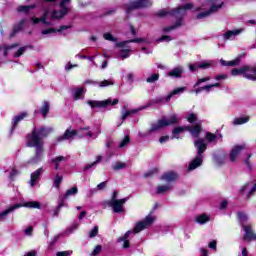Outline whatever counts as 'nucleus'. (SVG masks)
I'll use <instances>...</instances> for the list:
<instances>
[{
  "label": "nucleus",
  "instance_id": "nucleus-12",
  "mask_svg": "<svg viewBox=\"0 0 256 256\" xmlns=\"http://www.w3.org/2000/svg\"><path fill=\"white\" fill-rule=\"evenodd\" d=\"M153 5L150 0H137L134 2H130L127 6V13L133 11V9H143V7H151Z\"/></svg>",
  "mask_w": 256,
  "mask_h": 256
},
{
  "label": "nucleus",
  "instance_id": "nucleus-49",
  "mask_svg": "<svg viewBox=\"0 0 256 256\" xmlns=\"http://www.w3.org/2000/svg\"><path fill=\"white\" fill-rule=\"evenodd\" d=\"M130 51L131 50H125V49H122V50H120V52H119V57H121V59H127V58H129L130 57Z\"/></svg>",
  "mask_w": 256,
  "mask_h": 256
},
{
  "label": "nucleus",
  "instance_id": "nucleus-33",
  "mask_svg": "<svg viewBox=\"0 0 256 256\" xmlns=\"http://www.w3.org/2000/svg\"><path fill=\"white\" fill-rule=\"evenodd\" d=\"M184 131H187V126H178L175 127L172 131V137L171 139H179L180 133H184Z\"/></svg>",
  "mask_w": 256,
  "mask_h": 256
},
{
  "label": "nucleus",
  "instance_id": "nucleus-18",
  "mask_svg": "<svg viewBox=\"0 0 256 256\" xmlns=\"http://www.w3.org/2000/svg\"><path fill=\"white\" fill-rule=\"evenodd\" d=\"M44 171L45 170L43 169V167H40L36 171L30 174V181H29L30 187H35V185L39 183V181L41 180V175H43Z\"/></svg>",
  "mask_w": 256,
  "mask_h": 256
},
{
  "label": "nucleus",
  "instance_id": "nucleus-34",
  "mask_svg": "<svg viewBox=\"0 0 256 256\" xmlns=\"http://www.w3.org/2000/svg\"><path fill=\"white\" fill-rule=\"evenodd\" d=\"M173 189V185L167 184V185H160L156 188V193L158 195H163V193H167V191H171Z\"/></svg>",
  "mask_w": 256,
  "mask_h": 256
},
{
  "label": "nucleus",
  "instance_id": "nucleus-47",
  "mask_svg": "<svg viewBox=\"0 0 256 256\" xmlns=\"http://www.w3.org/2000/svg\"><path fill=\"white\" fill-rule=\"evenodd\" d=\"M131 142V138L129 136H125L124 139L121 140L119 143V148L123 149V147H126Z\"/></svg>",
  "mask_w": 256,
  "mask_h": 256
},
{
  "label": "nucleus",
  "instance_id": "nucleus-39",
  "mask_svg": "<svg viewBox=\"0 0 256 256\" xmlns=\"http://www.w3.org/2000/svg\"><path fill=\"white\" fill-rule=\"evenodd\" d=\"M79 193V189L74 186L66 191L64 194V199H69V197H72L73 195H77Z\"/></svg>",
  "mask_w": 256,
  "mask_h": 256
},
{
  "label": "nucleus",
  "instance_id": "nucleus-14",
  "mask_svg": "<svg viewBox=\"0 0 256 256\" xmlns=\"http://www.w3.org/2000/svg\"><path fill=\"white\" fill-rule=\"evenodd\" d=\"M185 87H180L174 89L167 97H158L155 100H152L148 105H151L152 103H164V101H171V97H174V95H179L181 93H184Z\"/></svg>",
  "mask_w": 256,
  "mask_h": 256
},
{
  "label": "nucleus",
  "instance_id": "nucleus-62",
  "mask_svg": "<svg viewBox=\"0 0 256 256\" xmlns=\"http://www.w3.org/2000/svg\"><path fill=\"white\" fill-rule=\"evenodd\" d=\"M25 235L31 237L33 235V226H30L24 230Z\"/></svg>",
  "mask_w": 256,
  "mask_h": 256
},
{
  "label": "nucleus",
  "instance_id": "nucleus-50",
  "mask_svg": "<svg viewBox=\"0 0 256 256\" xmlns=\"http://www.w3.org/2000/svg\"><path fill=\"white\" fill-rule=\"evenodd\" d=\"M213 13L211 12V10H207L205 12H201L199 14H197L196 18L197 19H205L207 17H209V15H212Z\"/></svg>",
  "mask_w": 256,
  "mask_h": 256
},
{
  "label": "nucleus",
  "instance_id": "nucleus-3",
  "mask_svg": "<svg viewBox=\"0 0 256 256\" xmlns=\"http://www.w3.org/2000/svg\"><path fill=\"white\" fill-rule=\"evenodd\" d=\"M153 223H155V216H146L144 220L136 223L134 230H128L123 236L119 237L117 239L118 243H123V249H129V247H131V243L129 242L131 235H133V233H141L144 229L151 227Z\"/></svg>",
  "mask_w": 256,
  "mask_h": 256
},
{
  "label": "nucleus",
  "instance_id": "nucleus-8",
  "mask_svg": "<svg viewBox=\"0 0 256 256\" xmlns=\"http://www.w3.org/2000/svg\"><path fill=\"white\" fill-rule=\"evenodd\" d=\"M255 193H256L255 182H248L244 184L239 190V195H242V197H245V199H250L251 195H255Z\"/></svg>",
  "mask_w": 256,
  "mask_h": 256
},
{
  "label": "nucleus",
  "instance_id": "nucleus-20",
  "mask_svg": "<svg viewBox=\"0 0 256 256\" xmlns=\"http://www.w3.org/2000/svg\"><path fill=\"white\" fill-rule=\"evenodd\" d=\"M245 57H247V54L242 53L240 54L236 59L232 60V61H225L223 59L220 60L221 65H223L224 67H235L236 65H239V63H241V59H245Z\"/></svg>",
  "mask_w": 256,
  "mask_h": 256
},
{
  "label": "nucleus",
  "instance_id": "nucleus-32",
  "mask_svg": "<svg viewBox=\"0 0 256 256\" xmlns=\"http://www.w3.org/2000/svg\"><path fill=\"white\" fill-rule=\"evenodd\" d=\"M223 135L221 134H213L211 132H207L205 135V139L208 140V143H217V139H222Z\"/></svg>",
  "mask_w": 256,
  "mask_h": 256
},
{
  "label": "nucleus",
  "instance_id": "nucleus-45",
  "mask_svg": "<svg viewBox=\"0 0 256 256\" xmlns=\"http://www.w3.org/2000/svg\"><path fill=\"white\" fill-rule=\"evenodd\" d=\"M43 117H47V113H49V102L45 101L40 109Z\"/></svg>",
  "mask_w": 256,
  "mask_h": 256
},
{
  "label": "nucleus",
  "instance_id": "nucleus-38",
  "mask_svg": "<svg viewBox=\"0 0 256 256\" xmlns=\"http://www.w3.org/2000/svg\"><path fill=\"white\" fill-rule=\"evenodd\" d=\"M61 183H63V175L56 174L53 180V187H55V189H59V187H61Z\"/></svg>",
  "mask_w": 256,
  "mask_h": 256
},
{
  "label": "nucleus",
  "instance_id": "nucleus-31",
  "mask_svg": "<svg viewBox=\"0 0 256 256\" xmlns=\"http://www.w3.org/2000/svg\"><path fill=\"white\" fill-rule=\"evenodd\" d=\"M179 176L175 172H167L161 176L162 181H167L171 183V181H177Z\"/></svg>",
  "mask_w": 256,
  "mask_h": 256
},
{
  "label": "nucleus",
  "instance_id": "nucleus-19",
  "mask_svg": "<svg viewBox=\"0 0 256 256\" xmlns=\"http://www.w3.org/2000/svg\"><path fill=\"white\" fill-rule=\"evenodd\" d=\"M243 31H245V29H243V28H239V29H235V30H228L223 34V39H224V41H233V39H235V37H237V35H241V33H243Z\"/></svg>",
  "mask_w": 256,
  "mask_h": 256
},
{
  "label": "nucleus",
  "instance_id": "nucleus-5",
  "mask_svg": "<svg viewBox=\"0 0 256 256\" xmlns=\"http://www.w3.org/2000/svg\"><path fill=\"white\" fill-rule=\"evenodd\" d=\"M194 147L197 151L196 157L189 163L188 171H195L197 167H201L203 165V152L207 151V144L205 143V139L198 138L194 141Z\"/></svg>",
  "mask_w": 256,
  "mask_h": 256
},
{
  "label": "nucleus",
  "instance_id": "nucleus-22",
  "mask_svg": "<svg viewBox=\"0 0 256 256\" xmlns=\"http://www.w3.org/2000/svg\"><path fill=\"white\" fill-rule=\"evenodd\" d=\"M71 93L74 101H79V99H83V95L87 93V89L84 87H74L71 88Z\"/></svg>",
  "mask_w": 256,
  "mask_h": 256
},
{
  "label": "nucleus",
  "instance_id": "nucleus-59",
  "mask_svg": "<svg viewBox=\"0 0 256 256\" xmlns=\"http://www.w3.org/2000/svg\"><path fill=\"white\" fill-rule=\"evenodd\" d=\"M17 175H19V171H17L15 168H12L9 174V179H15Z\"/></svg>",
  "mask_w": 256,
  "mask_h": 256
},
{
  "label": "nucleus",
  "instance_id": "nucleus-21",
  "mask_svg": "<svg viewBox=\"0 0 256 256\" xmlns=\"http://www.w3.org/2000/svg\"><path fill=\"white\" fill-rule=\"evenodd\" d=\"M244 77L249 81H256V66H244Z\"/></svg>",
  "mask_w": 256,
  "mask_h": 256
},
{
  "label": "nucleus",
  "instance_id": "nucleus-57",
  "mask_svg": "<svg viewBox=\"0 0 256 256\" xmlns=\"http://www.w3.org/2000/svg\"><path fill=\"white\" fill-rule=\"evenodd\" d=\"M158 43H161L163 41H166V43H169V41H173V38L171 36H161L157 39Z\"/></svg>",
  "mask_w": 256,
  "mask_h": 256
},
{
  "label": "nucleus",
  "instance_id": "nucleus-23",
  "mask_svg": "<svg viewBox=\"0 0 256 256\" xmlns=\"http://www.w3.org/2000/svg\"><path fill=\"white\" fill-rule=\"evenodd\" d=\"M243 230H244V241H253V239L256 241V234L253 233V230L251 229V226L242 224Z\"/></svg>",
  "mask_w": 256,
  "mask_h": 256
},
{
  "label": "nucleus",
  "instance_id": "nucleus-55",
  "mask_svg": "<svg viewBox=\"0 0 256 256\" xmlns=\"http://www.w3.org/2000/svg\"><path fill=\"white\" fill-rule=\"evenodd\" d=\"M25 51H27V46L21 47L19 50H17L14 53V57H21V55H23V53H25Z\"/></svg>",
  "mask_w": 256,
  "mask_h": 256
},
{
  "label": "nucleus",
  "instance_id": "nucleus-28",
  "mask_svg": "<svg viewBox=\"0 0 256 256\" xmlns=\"http://www.w3.org/2000/svg\"><path fill=\"white\" fill-rule=\"evenodd\" d=\"M67 29H71V26H61L58 30L55 28H47L41 31L42 35H53V33H55L56 31L58 33H63V31L67 30Z\"/></svg>",
  "mask_w": 256,
  "mask_h": 256
},
{
  "label": "nucleus",
  "instance_id": "nucleus-46",
  "mask_svg": "<svg viewBox=\"0 0 256 256\" xmlns=\"http://www.w3.org/2000/svg\"><path fill=\"white\" fill-rule=\"evenodd\" d=\"M213 65L211 61L198 62V69H209Z\"/></svg>",
  "mask_w": 256,
  "mask_h": 256
},
{
  "label": "nucleus",
  "instance_id": "nucleus-44",
  "mask_svg": "<svg viewBox=\"0 0 256 256\" xmlns=\"http://www.w3.org/2000/svg\"><path fill=\"white\" fill-rule=\"evenodd\" d=\"M186 119L188 123H199V121L197 120V114L195 113H188Z\"/></svg>",
  "mask_w": 256,
  "mask_h": 256
},
{
  "label": "nucleus",
  "instance_id": "nucleus-2",
  "mask_svg": "<svg viewBox=\"0 0 256 256\" xmlns=\"http://www.w3.org/2000/svg\"><path fill=\"white\" fill-rule=\"evenodd\" d=\"M193 9V4L187 3L183 6H178L177 8L172 9L170 12L163 9L156 12V17H167V15H171L175 17L176 22L171 26H166L162 29L164 33H170V31H175V29H179L183 25V17L187 15V11Z\"/></svg>",
  "mask_w": 256,
  "mask_h": 256
},
{
  "label": "nucleus",
  "instance_id": "nucleus-27",
  "mask_svg": "<svg viewBox=\"0 0 256 256\" xmlns=\"http://www.w3.org/2000/svg\"><path fill=\"white\" fill-rule=\"evenodd\" d=\"M25 23H27L26 19H22L20 22L14 25L12 32L10 33L9 37L13 38L17 33L23 31V27H25Z\"/></svg>",
  "mask_w": 256,
  "mask_h": 256
},
{
  "label": "nucleus",
  "instance_id": "nucleus-52",
  "mask_svg": "<svg viewBox=\"0 0 256 256\" xmlns=\"http://www.w3.org/2000/svg\"><path fill=\"white\" fill-rule=\"evenodd\" d=\"M147 83H155V81H159V74H152L150 77L146 79Z\"/></svg>",
  "mask_w": 256,
  "mask_h": 256
},
{
  "label": "nucleus",
  "instance_id": "nucleus-61",
  "mask_svg": "<svg viewBox=\"0 0 256 256\" xmlns=\"http://www.w3.org/2000/svg\"><path fill=\"white\" fill-rule=\"evenodd\" d=\"M105 187H107V181H104V182H101L100 184H98L96 189L98 191H103V189H105Z\"/></svg>",
  "mask_w": 256,
  "mask_h": 256
},
{
  "label": "nucleus",
  "instance_id": "nucleus-64",
  "mask_svg": "<svg viewBox=\"0 0 256 256\" xmlns=\"http://www.w3.org/2000/svg\"><path fill=\"white\" fill-rule=\"evenodd\" d=\"M199 256H209V250L205 248H200V255Z\"/></svg>",
  "mask_w": 256,
  "mask_h": 256
},
{
  "label": "nucleus",
  "instance_id": "nucleus-6",
  "mask_svg": "<svg viewBox=\"0 0 256 256\" xmlns=\"http://www.w3.org/2000/svg\"><path fill=\"white\" fill-rule=\"evenodd\" d=\"M52 131V127L42 126L39 128H34L32 133L28 136V143H30L32 146H43V139H45V137H49Z\"/></svg>",
  "mask_w": 256,
  "mask_h": 256
},
{
  "label": "nucleus",
  "instance_id": "nucleus-54",
  "mask_svg": "<svg viewBox=\"0 0 256 256\" xmlns=\"http://www.w3.org/2000/svg\"><path fill=\"white\" fill-rule=\"evenodd\" d=\"M103 37L106 39V41H112L113 43L117 41V38L113 37L111 33H105Z\"/></svg>",
  "mask_w": 256,
  "mask_h": 256
},
{
  "label": "nucleus",
  "instance_id": "nucleus-56",
  "mask_svg": "<svg viewBox=\"0 0 256 256\" xmlns=\"http://www.w3.org/2000/svg\"><path fill=\"white\" fill-rule=\"evenodd\" d=\"M102 249H103V247H102L101 245H97V246L94 248L93 252L91 253V256H97V255H99V253H101Z\"/></svg>",
  "mask_w": 256,
  "mask_h": 256
},
{
  "label": "nucleus",
  "instance_id": "nucleus-63",
  "mask_svg": "<svg viewBox=\"0 0 256 256\" xmlns=\"http://www.w3.org/2000/svg\"><path fill=\"white\" fill-rule=\"evenodd\" d=\"M71 253H73V251H62L58 252L56 256H71Z\"/></svg>",
  "mask_w": 256,
  "mask_h": 256
},
{
  "label": "nucleus",
  "instance_id": "nucleus-40",
  "mask_svg": "<svg viewBox=\"0 0 256 256\" xmlns=\"http://www.w3.org/2000/svg\"><path fill=\"white\" fill-rule=\"evenodd\" d=\"M249 117L248 116H243L239 118H235L233 120V125H245V123H248Z\"/></svg>",
  "mask_w": 256,
  "mask_h": 256
},
{
  "label": "nucleus",
  "instance_id": "nucleus-4",
  "mask_svg": "<svg viewBox=\"0 0 256 256\" xmlns=\"http://www.w3.org/2000/svg\"><path fill=\"white\" fill-rule=\"evenodd\" d=\"M181 121V118L177 114H172L168 118L163 117L160 120H158L156 123L152 124L151 128L147 130L146 132H139L138 137H141L142 139H145V137H149L151 133H155L157 131H161L163 127H169L171 125H177Z\"/></svg>",
  "mask_w": 256,
  "mask_h": 256
},
{
  "label": "nucleus",
  "instance_id": "nucleus-58",
  "mask_svg": "<svg viewBox=\"0 0 256 256\" xmlns=\"http://www.w3.org/2000/svg\"><path fill=\"white\" fill-rule=\"evenodd\" d=\"M238 219L241 221V223H245V221H247V214L238 212Z\"/></svg>",
  "mask_w": 256,
  "mask_h": 256
},
{
  "label": "nucleus",
  "instance_id": "nucleus-30",
  "mask_svg": "<svg viewBox=\"0 0 256 256\" xmlns=\"http://www.w3.org/2000/svg\"><path fill=\"white\" fill-rule=\"evenodd\" d=\"M25 117H27V112H22L19 115H16L12 119V131L15 130L17 125H19V123H21V121H23V119H25Z\"/></svg>",
  "mask_w": 256,
  "mask_h": 256
},
{
  "label": "nucleus",
  "instance_id": "nucleus-60",
  "mask_svg": "<svg viewBox=\"0 0 256 256\" xmlns=\"http://www.w3.org/2000/svg\"><path fill=\"white\" fill-rule=\"evenodd\" d=\"M199 69V63L189 64V70L193 73Z\"/></svg>",
  "mask_w": 256,
  "mask_h": 256
},
{
  "label": "nucleus",
  "instance_id": "nucleus-51",
  "mask_svg": "<svg viewBox=\"0 0 256 256\" xmlns=\"http://www.w3.org/2000/svg\"><path fill=\"white\" fill-rule=\"evenodd\" d=\"M207 81H211V77L199 78L198 81L194 84V88L199 87L201 83H207Z\"/></svg>",
  "mask_w": 256,
  "mask_h": 256
},
{
  "label": "nucleus",
  "instance_id": "nucleus-48",
  "mask_svg": "<svg viewBox=\"0 0 256 256\" xmlns=\"http://www.w3.org/2000/svg\"><path fill=\"white\" fill-rule=\"evenodd\" d=\"M15 47H19V44L4 46V57H7V55H9V51H11V49H15Z\"/></svg>",
  "mask_w": 256,
  "mask_h": 256
},
{
  "label": "nucleus",
  "instance_id": "nucleus-43",
  "mask_svg": "<svg viewBox=\"0 0 256 256\" xmlns=\"http://www.w3.org/2000/svg\"><path fill=\"white\" fill-rule=\"evenodd\" d=\"M114 171H121V169H127V163L125 162H116L115 165L112 166Z\"/></svg>",
  "mask_w": 256,
  "mask_h": 256
},
{
  "label": "nucleus",
  "instance_id": "nucleus-17",
  "mask_svg": "<svg viewBox=\"0 0 256 256\" xmlns=\"http://www.w3.org/2000/svg\"><path fill=\"white\" fill-rule=\"evenodd\" d=\"M183 73H185V68L183 66L178 65L172 68L167 74L166 77H171V79H182Z\"/></svg>",
  "mask_w": 256,
  "mask_h": 256
},
{
  "label": "nucleus",
  "instance_id": "nucleus-9",
  "mask_svg": "<svg viewBox=\"0 0 256 256\" xmlns=\"http://www.w3.org/2000/svg\"><path fill=\"white\" fill-rule=\"evenodd\" d=\"M128 201L129 197H125L119 200L107 201L106 205H108V207H112L114 213H123V211H125L123 205H125V203Z\"/></svg>",
  "mask_w": 256,
  "mask_h": 256
},
{
  "label": "nucleus",
  "instance_id": "nucleus-11",
  "mask_svg": "<svg viewBox=\"0 0 256 256\" xmlns=\"http://www.w3.org/2000/svg\"><path fill=\"white\" fill-rule=\"evenodd\" d=\"M119 103L118 99H114L113 101L111 98L103 101H95V100H88L87 105H90L92 109H95V107L101 108V107H107V105H117Z\"/></svg>",
  "mask_w": 256,
  "mask_h": 256
},
{
  "label": "nucleus",
  "instance_id": "nucleus-13",
  "mask_svg": "<svg viewBox=\"0 0 256 256\" xmlns=\"http://www.w3.org/2000/svg\"><path fill=\"white\" fill-rule=\"evenodd\" d=\"M147 107H151V104L140 106V107H138L136 109H132V110H127V106H124L122 108V115H121L122 121H125V119H127V117H131V115H137V113H139V111H145V109H147Z\"/></svg>",
  "mask_w": 256,
  "mask_h": 256
},
{
  "label": "nucleus",
  "instance_id": "nucleus-26",
  "mask_svg": "<svg viewBox=\"0 0 256 256\" xmlns=\"http://www.w3.org/2000/svg\"><path fill=\"white\" fill-rule=\"evenodd\" d=\"M85 85H99V87H109L111 85H115V82L113 80H103L101 82H95L93 80H86L84 82Z\"/></svg>",
  "mask_w": 256,
  "mask_h": 256
},
{
  "label": "nucleus",
  "instance_id": "nucleus-42",
  "mask_svg": "<svg viewBox=\"0 0 256 256\" xmlns=\"http://www.w3.org/2000/svg\"><path fill=\"white\" fill-rule=\"evenodd\" d=\"M231 74L235 77L237 75H243V77H245V66L241 67V68H234L231 71Z\"/></svg>",
  "mask_w": 256,
  "mask_h": 256
},
{
  "label": "nucleus",
  "instance_id": "nucleus-53",
  "mask_svg": "<svg viewBox=\"0 0 256 256\" xmlns=\"http://www.w3.org/2000/svg\"><path fill=\"white\" fill-rule=\"evenodd\" d=\"M99 234V226H94V228L89 232L90 239H93V237H97Z\"/></svg>",
  "mask_w": 256,
  "mask_h": 256
},
{
  "label": "nucleus",
  "instance_id": "nucleus-35",
  "mask_svg": "<svg viewBox=\"0 0 256 256\" xmlns=\"http://www.w3.org/2000/svg\"><path fill=\"white\" fill-rule=\"evenodd\" d=\"M143 41H145V39L136 38V39H131V40L123 41V42H118V43H116V46L125 47V45H127V43H143Z\"/></svg>",
  "mask_w": 256,
  "mask_h": 256
},
{
  "label": "nucleus",
  "instance_id": "nucleus-37",
  "mask_svg": "<svg viewBox=\"0 0 256 256\" xmlns=\"http://www.w3.org/2000/svg\"><path fill=\"white\" fill-rule=\"evenodd\" d=\"M209 220L207 214H201L195 218L196 223H199V225H205V223H209Z\"/></svg>",
  "mask_w": 256,
  "mask_h": 256
},
{
  "label": "nucleus",
  "instance_id": "nucleus-36",
  "mask_svg": "<svg viewBox=\"0 0 256 256\" xmlns=\"http://www.w3.org/2000/svg\"><path fill=\"white\" fill-rule=\"evenodd\" d=\"M62 161H67V157L65 156H58L56 158H53L51 160V163L55 165L56 171H59V165L62 163Z\"/></svg>",
  "mask_w": 256,
  "mask_h": 256
},
{
  "label": "nucleus",
  "instance_id": "nucleus-16",
  "mask_svg": "<svg viewBox=\"0 0 256 256\" xmlns=\"http://www.w3.org/2000/svg\"><path fill=\"white\" fill-rule=\"evenodd\" d=\"M245 149H247L246 144L234 146L229 153L231 163H235V161H237V157H239V155H241V152L245 151Z\"/></svg>",
  "mask_w": 256,
  "mask_h": 256
},
{
  "label": "nucleus",
  "instance_id": "nucleus-10",
  "mask_svg": "<svg viewBox=\"0 0 256 256\" xmlns=\"http://www.w3.org/2000/svg\"><path fill=\"white\" fill-rule=\"evenodd\" d=\"M28 147H35V155L28 160V163L31 165H37V163H41L43 159V145L33 146L31 143L27 142Z\"/></svg>",
  "mask_w": 256,
  "mask_h": 256
},
{
  "label": "nucleus",
  "instance_id": "nucleus-41",
  "mask_svg": "<svg viewBox=\"0 0 256 256\" xmlns=\"http://www.w3.org/2000/svg\"><path fill=\"white\" fill-rule=\"evenodd\" d=\"M31 9H35V5L19 6L17 8L18 13H29Z\"/></svg>",
  "mask_w": 256,
  "mask_h": 256
},
{
  "label": "nucleus",
  "instance_id": "nucleus-24",
  "mask_svg": "<svg viewBox=\"0 0 256 256\" xmlns=\"http://www.w3.org/2000/svg\"><path fill=\"white\" fill-rule=\"evenodd\" d=\"M75 137H77V131L67 129L62 136L57 138V141L58 143H61V141H67L68 139H75Z\"/></svg>",
  "mask_w": 256,
  "mask_h": 256
},
{
  "label": "nucleus",
  "instance_id": "nucleus-7",
  "mask_svg": "<svg viewBox=\"0 0 256 256\" xmlns=\"http://www.w3.org/2000/svg\"><path fill=\"white\" fill-rule=\"evenodd\" d=\"M20 207H27L28 209H41V204L37 201H30L23 204H14L8 207L6 210L0 212V221H7L9 213H13L16 209Z\"/></svg>",
  "mask_w": 256,
  "mask_h": 256
},
{
  "label": "nucleus",
  "instance_id": "nucleus-29",
  "mask_svg": "<svg viewBox=\"0 0 256 256\" xmlns=\"http://www.w3.org/2000/svg\"><path fill=\"white\" fill-rule=\"evenodd\" d=\"M187 131H189L193 137H199L201 133V121L197 122L193 126H187Z\"/></svg>",
  "mask_w": 256,
  "mask_h": 256
},
{
  "label": "nucleus",
  "instance_id": "nucleus-1",
  "mask_svg": "<svg viewBox=\"0 0 256 256\" xmlns=\"http://www.w3.org/2000/svg\"><path fill=\"white\" fill-rule=\"evenodd\" d=\"M71 0H43L42 8L44 15L41 18L32 17L34 25L43 23V25H53V19H63L69 13V4Z\"/></svg>",
  "mask_w": 256,
  "mask_h": 256
},
{
  "label": "nucleus",
  "instance_id": "nucleus-15",
  "mask_svg": "<svg viewBox=\"0 0 256 256\" xmlns=\"http://www.w3.org/2000/svg\"><path fill=\"white\" fill-rule=\"evenodd\" d=\"M223 0H207L204 2L203 7H209L208 10L212 13H217L221 7H223Z\"/></svg>",
  "mask_w": 256,
  "mask_h": 256
},
{
  "label": "nucleus",
  "instance_id": "nucleus-25",
  "mask_svg": "<svg viewBox=\"0 0 256 256\" xmlns=\"http://www.w3.org/2000/svg\"><path fill=\"white\" fill-rule=\"evenodd\" d=\"M76 137H78V139H83V137H93L91 127H84L76 130Z\"/></svg>",
  "mask_w": 256,
  "mask_h": 256
}]
</instances>
